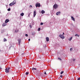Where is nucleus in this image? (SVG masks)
Listing matches in <instances>:
<instances>
[{
    "label": "nucleus",
    "mask_w": 80,
    "mask_h": 80,
    "mask_svg": "<svg viewBox=\"0 0 80 80\" xmlns=\"http://www.w3.org/2000/svg\"><path fill=\"white\" fill-rule=\"evenodd\" d=\"M77 37H79V35H78V34H77Z\"/></svg>",
    "instance_id": "30"
},
{
    "label": "nucleus",
    "mask_w": 80,
    "mask_h": 80,
    "mask_svg": "<svg viewBox=\"0 0 80 80\" xmlns=\"http://www.w3.org/2000/svg\"><path fill=\"white\" fill-rule=\"evenodd\" d=\"M25 35L26 36V37H28V35L27 34H26Z\"/></svg>",
    "instance_id": "26"
},
{
    "label": "nucleus",
    "mask_w": 80,
    "mask_h": 80,
    "mask_svg": "<svg viewBox=\"0 0 80 80\" xmlns=\"http://www.w3.org/2000/svg\"><path fill=\"white\" fill-rule=\"evenodd\" d=\"M59 37H60L61 38H62V39H64V38H65V37L62 34H60V35H59Z\"/></svg>",
    "instance_id": "3"
},
{
    "label": "nucleus",
    "mask_w": 80,
    "mask_h": 80,
    "mask_svg": "<svg viewBox=\"0 0 80 80\" xmlns=\"http://www.w3.org/2000/svg\"><path fill=\"white\" fill-rule=\"evenodd\" d=\"M20 55L22 56L23 55H24V52H21L20 53Z\"/></svg>",
    "instance_id": "8"
},
{
    "label": "nucleus",
    "mask_w": 80,
    "mask_h": 80,
    "mask_svg": "<svg viewBox=\"0 0 80 80\" xmlns=\"http://www.w3.org/2000/svg\"><path fill=\"white\" fill-rule=\"evenodd\" d=\"M8 11H10V8H8Z\"/></svg>",
    "instance_id": "23"
},
{
    "label": "nucleus",
    "mask_w": 80,
    "mask_h": 80,
    "mask_svg": "<svg viewBox=\"0 0 80 80\" xmlns=\"http://www.w3.org/2000/svg\"><path fill=\"white\" fill-rule=\"evenodd\" d=\"M72 38H73V37H71V38L68 39L69 40V41H71V40H72Z\"/></svg>",
    "instance_id": "16"
},
{
    "label": "nucleus",
    "mask_w": 80,
    "mask_h": 80,
    "mask_svg": "<svg viewBox=\"0 0 80 80\" xmlns=\"http://www.w3.org/2000/svg\"><path fill=\"white\" fill-rule=\"evenodd\" d=\"M38 31H40V28H39L38 29Z\"/></svg>",
    "instance_id": "22"
},
{
    "label": "nucleus",
    "mask_w": 80,
    "mask_h": 80,
    "mask_svg": "<svg viewBox=\"0 0 80 80\" xmlns=\"http://www.w3.org/2000/svg\"><path fill=\"white\" fill-rule=\"evenodd\" d=\"M43 23L42 22H41L40 23L41 25H43Z\"/></svg>",
    "instance_id": "24"
},
{
    "label": "nucleus",
    "mask_w": 80,
    "mask_h": 80,
    "mask_svg": "<svg viewBox=\"0 0 80 80\" xmlns=\"http://www.w3.org/2000/svg\"><path fill=\"white\" fill-rule=\"evenodd\" d=\"M46 40L47 42H48L49 41V38L48 37H47L46 38Z\"/></svg>",
    "instance_id": "12"
},
{
    "label": "nucleus",
    "mask_w": 80,
    "mask_h": 80,
    "mask_svg": "<svg viewBox=\"0 0 80 80\" xmlns=\"http://www.w3.org/2000/svg\"><path fill=\"white\" fill-rule=\"evenodd\" d=\"M32 69L33 71H34V70H37V68H32Z\"/></svg>",
    "instance_id": "17"
},
{
    "label": "nucleus",
    "mask_w": 80,
    "mask_h": 80,
    "mask_svg": "<svg viewBox=\"0 0 80 80\" xmlns=\"http://www.w3.org/2000/svg\"><path fill=\"white\" fill-rule=\"evenodd\" d=\"M70 51H72V48H70Z\"/></svg>",
    "instance_id": "28"
},
{
    "label": "nucleus",
    "mask_w": 80,
    "mask_h": 80,
    "mask_svg": "<svg viewBox=\"0 0 80 80\" xmlns=\"http://www.w3.org/2000/svg\"><path fill=\"white\" fill-rule=\"evenodd\" d=\"M75 36H77V34H75Z\"/></svg>",
    "instance_id": "35"
},
{
    "label": "nucleus",
    "mask_w": 80,
    "mask_h": 80,
    "mask_svg": "<svg viewBox=\"0 0 80 80\" xmlns=\"http://www.w3.org/2000/svg\"><path fill=\"white\" fill-rule=\"evenodd\" d=\"M30 13H29L28 14V17H30Z\"/></svg>",
    "instance_id": "25"
},
{
    "label": "nucleus",
    "mask_w": 80,
    "mask_h": 80,
    "mask_svg": "<svg viewBox=\"0 0 80 80\" xmlns=\"http://www.w3.org/2000/svg\"><path fill=\"white\" fill-rule=\"evenodd\" d=\"M58 59L60 60H62V59L60 58H58Z\"/></svg>",
    "instance_id": "20"
},
{
    "label": "nucleus",
    "mask_w": 80,
    "mask_h": 80,
    "mask_svg": "<svg viewBox=\"0 0 80 80\" xmlns=\"http://www.w3.org/2000/svg\"><path fill=\"white\" fill-rule=\"evenodd\" d=\"M28 41H30V39H28Z\"/></svg>",
    "instance_id": "34"
},
{
    "label": "nucleus",
    "mask_w": 80,
    "mask_h": 80,
    "mask_svg": "<svg viewBox=\"0 0 80 80\" xmlns=\"http://www.w3.org/2000/svg\"><path fill=\"white\" fill-rule=\"evenodd\" d=\"M10 69V68H7L5 69V72H6V73H9V70Z\"/></svg>",
    "instance_id": "2"
},
{
    "label": "nucleus",
    "mask_w": 80,
    "mask_h": 80,
    "mask_svg": "<svg viewBox=\"0 0 80 80\" xmlns=\"http://www.w3.org/2000/svg\"><path fill=\"white\" fill-rule=\"evenodd\" d=\"M44 74H45V75H47V73H46V72H44Z\"/></svg>",
    "instance_id": "32"
},
{
    "label": "nucleus",
    "mask_w": 80,
    "mask_h": 80,
    "mask_svg": "<svg viewBox=\"0 0 80 80\" xmlns=\"http://www.w3.org/2000/svg\"><path fill=\"white\" fill-rule=\"evenodd\" d=\"M7 40L5 38H4L3 42H7Z\"/></svg>",
    "instance_id": "18"
},
{
    "label": "nucleus",
    "mask_w": 80,
    "mask_h": 80,
    "mask_svg": "<svg viewBox=\"0 0 80 80\" xmlns=\"http://www.w3.org/2000/svg\"><path fill=\"white\" fill-rule=\"evenodd\" d=\"M60 12H58L56 13L57 15H60Z\"/></svg>",
    "instance_id": "10"
},
{
    "label": "nucleus",
    "mask_w": 80,
    "mask_h": 80,
    "mask_svg": "<svg viewBox=\"0 0 80 80\" xmlns=\"http://www.w3.org/2000/svg\"><path fill=\"white\" fill-rule=\"evenodd\" d=\"M45 11H44V10H42L41 11V13L42 14H43V13H45Z\"/></svg>",
    "instance_id": "13"
},
{
    "label": "nucleus",
    "mask_w": 80,
    "mask_h": 80,
    "mask_svg": "<svg viewBox=\"0 0 80 80\" xmlns=\"http://www.w3.org/2000/svg\"><path fill=\"white\" fill-rule=\"evenodd\" d=\"M26 75H28V72H27L26 73Z\"/></svg>",
    "instance_id": "21"
},
{
    "label": "nucleus",
    "mask_w": 80,
    "mask_h": 80,
    "mask_svg": "<svg viewBox=\"0 0 80 80\" xmlns=\"http://www.w3.org/2000/svg\"><path fill=\"white\" fill-rule=\"evenodd\" d=\"M64 32H63V34H62V35H64Z\"/></svg>",
    "instance_id": "36"
},
{
    "label": "nucleus",
    "mask_w": 80,
    "mask_h": 80,
    "mask_svg": "<svg viewBox=\"0 0 80 80\" xmlns=\"http://www.w3.org/2000/svg\"><path fill=\"white\" fill-rule=\"evenodd\" d=\"M78 80H80V78H78Z\"/></svg>",
    "instance_id": "33"
},
{
    "label": "nucleus",
    "mask_w": 80,
    "mask_h": 80,
    "mask_svg": "<svg viewBox=\"0 0 80 80\" xmlns=\"http://www.w3.org/2000/svg\"><path fill=\"white\" fill-rule=\"evenodd\" d=\"M36 15H37V12H36V11H35L33 12L34 17H35Z\"/></svg>",
    "instance_id": "5"
},
{
    "label": "nucleus",
    "mask_w": 80,
    "mask_h": 80,
    "mask_svg": "<svg viewBox=\"0 0 80 80\" xmlns=\"http://www.w3.org/2000/svg\"><path fill=\"white\" fill-rule=\"evenodd\" d=\"M36 7H40V3H37L36 4Z\"/></svg>",
    "instance_id": "4"
},
{
    "label": "nucleus",
    "mask_w": 80,
    "mask_h": 80,
    "mask_svg": "<svg viewBox=\"0 0 80 80\" xmlns=\"http://www.w3.org/2000/svg\"><path fill=\"white\" fill-rule=\"evenodd\" d=\"M20 15L22 16V17H23V15H24V13H22L20 14Z\"/></svg>",
    "instance_id": "15"
},
{
    "label": "nucleus",
    "mask_w": 80,
    "mask_h": 80,
    "mask_svg": "<svg viewBox=\"0 0 80 80\" xmlns=\"http://www.w3.org/2000/svg\"><path fill=\"white\" fill-rule=\"evenodd\" d=\"M54 8H57L58 7V5L57 4H54L53 6Z\"/></svg>",
    "instance_id": "6"
},
{
    "label": "nucleus",
    "mask_w": 80,
    "mask_h": 80,
    "mask_svg": "<svg viewBox=\"0 0 80 80\" xmlns=\"http://www.w3.org/2000/svg\"><path fill=\"white\" fill-rule=\"evenodd\" d=\"M9 21H10V20H8V19H7L5 21V23H8V22H9Z\"/></svg>",
    "instance_id": "9"
},
{
    "label": "nucleus",
    "mask_w": 80,
    "mask_h": 80,
    "mask_svg": "<svg viewBox=\"0 0 80 80\" xmlns=\"http://www.w3.org/2000/svg\"><path fill=\"white\" fill-rule=\"evenodd\" d=\"M64 72V71H62L60 73L61 74V75L63 74V73Z\"/></svg>",
    "instance_id": "19"
},
{
    "label": "nucleus",
    "mask_w": 80,
    "mask_h": 80,
    "mask_svg": "<svg viewBox=\"0 0 80 80\" xmlns=\"http://www.w3.org/2000/svg\"><path fill=\"white\" fill-rule=\"evenodd\" d=\"M29 7H31L32 8V5H30L29 6Z\"/></svg>",
    "instance_id": "31"
},
{
    "label": "nucleus",
    "mask_w": 80,
    "mask_h": 80,
    "mask_svg": "<svg viewBox=\"0 0 80 80\" xmlns=\"http://www.w3.org/2000/svg\"><path fill=\"white\" fill-rule=\"evenodd\" d=\"M73 61H75V59L74 60L73 59Z\"/></svg>",
    "instance_id": "37"
},
{
    "label": "nucleus",
    "mask_w": 80,
    "mask_h": 80,
    "mask_svg": "<svg viewBox=\"0 0 80 80\" xmlns=\"http://www.w3.org/2000/svg\"><path fill=\"white\" fill-rule=\"evenodd\" d=\"M18 41V43H19V45H20V42H21V39H19Z\"/></svg>",
    "instance_id": "7"
},
{
    "label": "nucleus",
    "mask_w": 80,
    "mask_h": 80,
    "mask_svg": "<svg viewBox=\"0 0 80 80\" xmlns=\"http://www.w3.org/2000/svg\"><path fill=\"white\" fill-rule=\"evenodd\" d=\"M60 77H61V78H62V77H63V76L62 75H61L60 76Z\"/></svg>",
    "instance_id": "29"
},
{
    "label": "nucleus",
    "mask_w": 80,
    "mask_h": 80,
    "mask_svg": "<svg viewBox=\"0 0 80 80\" xmlns=\"http://www.w3.org/2000/svg\"><path fill=\"white\" fill-rule=\"evenodd\" d=\"M7 25V23H3L2 24V26L3 27H5V26H6V25Z\"/></svg>",
    "instance_id": "11"
},
{
    "label": "nucleus",
    "mask_w": 80,
    "mask_h": 80,
    "mask_svg": "<svg viewBox=\"0 0 80 80\" xmlns=\"http://www.w3.org/2000/svg\"><path fill=\"white\" fill-rule=\"evenodd\" d=\"M16 3V2H15V1H14L12 2H11L9 4V6H12V5H14V4H15Z\"/></svg>",
    "instance_id": "1"
},
{
    "label": "nucleus",
    "mask_w": 80,
    "mask_h": 80,
    "mask_svg": "<svg viewBox=\"0 0 80 80\" xmlns=\"http://www.w3.org/2000/svg\"><path fill=\"white\" fill-rule=\"evenodd\" d=\"M71 18L72 20H73V21H75V18H73V17H72Z\"/></svg>",
    "instance_id": "14"
},
{
    "label": "nucleus",
    "mask_w": 80,
    "mask_h": 80,
    "mask_svg": "<svg viewBox=\"0 0 80 80\" xmlns=\"http://www.w3.org/2000/svg\"><path fill=\"white\" fill-rule=\"evenodd\" d=\"M18 32V30L17 31V30H15V32Z\"/></svg>",
    "instance_id": "27"
}]
</instances>
